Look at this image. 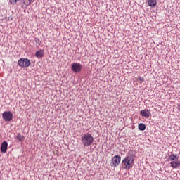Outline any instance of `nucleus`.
I'll return each instance as SVG.
<instances>
[{
	"label": "nucleus",
	"instance_id": "20e7f679",
	"mask_svg": "<svg viewBox=\"0 0 180 180\" xmlns=\"http://www.w3.org/2000/svg\"><path fill=\"white\" fill-rule=\"evenodd\" d=\"M18 64L20 67L26 68L30 65V60L27 58H20L18 61Z\"/></svg>",
	"mask_w": 180,
	"mask_h": 180
},
{
	"label": "nucleus",
	"instance_id": "39448f33",
	"mask_svg": "<svg viewBox=\"0 0 180 180\" xmlns=\"http://www.w3.org/2000/svg\"><path fill=\"white\" fill-rule=\"evenodd\" d=\"M2 117L5 122H11L13 119V114H12V112L6 111L3 112Z\"/></svg>",
	"mask_w": 180,
	"mask_h": 180
},
{
	"label": "nucleus",
	"instance_id": "423d86ee",
	"mask_svg": "<svg viewBox=\"0 0 180 180\" xmlns=\"http://www.w3.org/2000/svg\"><path fill=\"white\" fill-rule=\"evenodd\" d=\"M8 150V142L6 141H4L1 146V153H6Z\"/></svg>",
	"mask_w": 180,
	"mask_h": 180
},
{
	"label": "nucleus",
	"instance_id": "7ed1b4c3",
	"mask_svg": "<svg viewBox=\"0 0 180 180\" xmlns=\"http://www.w3.org/2000/svg\"><path fill=\"white\" fill-rule=\"evenodd\" d=\"M120 160H121V158L120 155L114 156L111 160V162H110L111 167H112V168H116L117 165L120 164Z\"/></svg>",
	"mask_w": 180,
	"mask_h": 180
},
{
	"label": "nucleus",
	"instance_id": "f3484780",
	"mask_svg": "<svg viewBox=\"0 0 180 180\" xmlns=\"http://www.w3.org/2000/svg\"><path fill=\"white\" fill-rule=\"evenodd\" d=\"M29 1V5H31V4H33L34 2V0H28Z\"/></svg>",
	"mask_w": 180,
	"mask_h": 180
},
{
	"label": "nucleus",
	"instance_id": "9b49d317",
	"mask_svg": "<svg viewBox=\"0 0 180 180\" xmlns=\"http://www.w3.org/2000/svg\"><path fill=\"white\" fill-rule=\"evenodd\" d=\"M169 160H170L171 161H175V160H178V158H179L178 155H175V154L170 155L169 156Z\"/></svg>",
	"mask_w": 180,
	"mask_h": 180
},
{
	"label": "nucleus",
	"instance_id": "9d476101",
	"mask_svg": "<svg viewBox=\"0 0 180 180\" xmlns=\"http://www.w3.org/2000/svg\"><path fill=\"white\" fill-rule=\"evenodd\" d=\"M36 57L41 58L44 56V51L39 49L35 53Z\"/></svg>",
	"mask_w": 180,
	"mask_h": 180
},
{
	"label": "nucleus",
	"instance_id": "a211bd4d",
	"mask_svg": "<svg viewBox=\"0 0 180 180\" xmlns=\"http://www.w3.org/2000/svg\"><path fill=\"white\" fill-rule=\"evenodd\" d=\"M139 81H141V82H143L144 81V77H139Z\"/></svg>",
	"mask_w": 180,
	"mask_h": 180
},
{
	"label": "nucleus",
	"instance_id": "dca6fc26",
	"mask_svg": "<svg viewBox=\"0 0 180 180\" xmlns=\"http://www.w3.org/2000/svg\"><path fill=\"white\" fill-rule=\"evenodd\" d=\"M73 72H79L81 71L80 68H73L72 69Z\"/></svg>",
	"mask_w": 180,
	"mask_h": 180
},
{
	"label": "nucleus",
	"instance_id": "f03ea898",
	"mask_svg": "<svg viewBox=\"0 0 180 180\" xmlns=\"http://www.w3.org/2000/svg\"><path fill=\"white\" fill-rule=\"evenodd\" d=\"M82 142L84 146L88 147V146H91L94 143V137L90 134H86L82 136Z\"/></svg>",
	"mask_w": 180,
	"mask_h": 180
},
{
	"label": "nucleus",
	"instance_id": "4468645a",
	"mask_svg": "<svg viewBox=\"0 0 180 180\" xmlns=\"http://www.w3.org/2000/svg\"><path fill=\"white\" fill-rule=\"evenodd\" d=\"M18 1L22 0H9L10 5H16L18 4Z\"/></svg>",
	"mask_w": 180,
	"mask_h": 180
},
{
	"label": "nucleus",
	"instance_id": "f8f14e48",
	"mask_svg": "<svg viewBox=\"0 0 180 180\" xmlns=\"http://www.w3.org/2000/svg\"><path fill=\"white\" fill-rule=\"evenodd\" d=\"M139 130H141L142 131H144L146 130V124L141 123L139 124Z\"/></svg>",
	"mask_w": 180,
	"mask_h": 180
},
{
	"label": "nucleus",
	"instance_id": "2eb2a0df",
	"mask_svg": "<svg viewBox=\"0 0 180 180\" xmlns=\"http://www.w3.org/2000/svg\"><path fill=\"white\" fill-rule=\"evenodd\" d=\"M72 68H81V64L79 63H73Z\"/></svg>",
	"mask_w": 180,
	"mask_h": 180
},
{
	"label": "nucleus",
	"instance_id": "1a4fd4ad",
	"mask_svg": "<svg viewBox=\"0 0 180 180\" xmlns=\"http://www.w3.org/2000/svg\"><path fill=\"white\" fill-rule=\"evenodd\" d=\"M170 165L172 168H179V167H180V161H172L171 162Z\"/></svg>",
	"mask_w": 180,
	"mask_h": 180
},
{
	"label": "nucleus",
	"instance_id": "6e6552de",
	"mask_svg": "<svg viewBox=\"0 0 180 180\" xmlns=\"http://www.w3.org/2000/svg\"><path fill=\"white\" fill-rule=\"evenodd\" d=\"M148 6L155 8L157 6V0H147Z\"/></svg>",
	"mask_w": 180,
	"mask_h": 180
},
{
	"label": "nucleus",
	"instance_id": "0eeeda50",
	"mask_svg": "<svg viewBox=\"0 0 180 180\" xmlns=\"http://www.w3.org/2000/svg\"><path fill=\"white\" fill-rule=\"evenodd\" d=\"M140 115H141L144 117H150V116H151V112H150V110L146 109V110H141L140 112Z\"/></svg>",
	"mask_w": 180,
	"mask_h": 180
},
{
	"label": "nucleus",
	"instance_id": "f257e3e1",
	"mask_svg": "<svg viewBox=\"0 0 180 180\" xmlns=\"http://www.w3.org/2000/svg\"><path fill=\"white\" fill-rule=\"evenodd\" d=\"M134 164V156L129 155L122 160V168L124 169H130Z\"/></svg>",
	"mask_w": 180,
	"mask_h": 180
},
{
	"label": "nucleus",
	"instance_id": "ddd939ff",
	"mask_svg": "<svg viewBox=\"0 0 180 180\" xmlns=\"http://www.w3.org/2000/svg\"><path fill=\"white\" fill-rule=\"evenodd\" d=\"M16 139L18 141H22V140H25V136H22L20 134H18Z\"/></svg>",
	"mask_w": 180,
	"mask_h": 180
}]
</instances>
